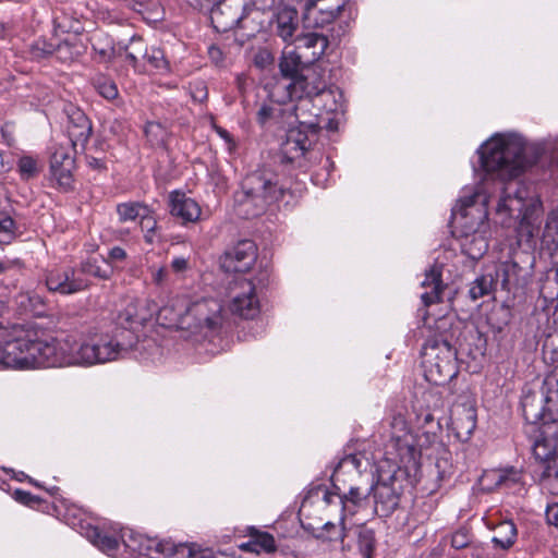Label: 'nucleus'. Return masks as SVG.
<instances>
[{
    "label": "nucleus",
    "instance_id": "f257e3e1",
    "mask_svg": "<svg viewBox=\"0 0 558 558\" xmlns=\"http://www.w3.org/2000/svg\"><path fill=\"white\" fill-rule=\"evenodd\" d=\"M483 178L480 187L490 196V185L501 186L495 209L498 222L509 227L513 219H520L519 232L527 240L534 238V223L543 210L538 196L525 185L513 182L523 171L539 158V148L527 144L514 133L495 134L478 149Z\"/></svg>",
    "mask_w": 558,
    "mask_h": 558
},
{
    "label": "nucleus",
    "instance_id": "f03ea898",
    "mask_svg": "<svg viewBox=\"0 0 558 558\" xmlns=\"http://www.w3.org/2000/svg\"><path fill=\"white\" fill-rule=\"evenodd\" d=\"M371 468L369 460L361 453L348 454L343 457L338 463L332 474V484L335 490H325L323 500L327 506H340V529L331 522H326L323 530L332 534L326 535L328 541L341 539L344 543V520L347 517L354 515L362 509L369 505L371 485H361L355 482V477L361 478L364 473H367Z\"/></svg>",
    "mask_w": 558,
    "mask_h": 558
},
{
    "label": "nucleus",
    "instance_id": "7ed1b4c3",
    "mask_svg": "<svg viewBox=\"0 0 558 558\" xmlns=\"http://www.w3.org/2000/svg\"><path fill=\"white\" fill-rule=\"evenodd\" d=\"M59 339L34 327L0 330V368L60 367Z\"/></svg>",
    "mask_w": 558,
    "mask_h": 558
},
{
    "label": "nucleus",
    "instance_id": "20e7f679",
    "mask_svg": "<svg viewBox=\"0 0 558 558\" xmlns=\"http://www.w3.org/2000/svg\"><path fill=\"white\" fill-rule=\"evenodd\" d=\"M135 343V335L126 328H116L111 333L65 336L59 339L60 367L93 366L116 361L124 357Z\"/></svg>",
    "mask_w": 558,
    "mask_h": 558
},
{
    "label": "nucleus",
    "instance_id": "39448f33",
    "mask_svg": "<svg viewBox=\"0 0 558 558\" xmlns=\"http://www.w3.org/2000/svg\"><path fill=\"white\" fill-rule=\"evenodd\" d=\"M490 196L484 187L475 191L463 190L452 215L460 228L462 252L471 259H480L488 250L490 227L487 220V206Z\"/></svg>",
    "mask_w": 558,
    "mask_h": 558
},
{
    "label": "nucleus",
    "instance_id": "423d86ee",
    "mask_svg": "<svg viewBox=\"0 0 558 558\" xmlns=\"http://www.w3.org/2000/svg\"><path fill=\"white\" fill-rule=\"evenodd\" d=\"M222 304L215 299H201L190 302L180 298L160 308L158 319L170 328L203 333L216 332L223 323Z\"/></svg>",
    "mask_w": 558,
    "mask_h": 558
},
{
    "label": "nucleus",
    "instance_id": "0eeeda50",
    "mask_svg": "<svg viewBox=\"0 0 558 558\" xmlns=\"http://www.w3.org/2000/svg\"><path fill=\"white\" fill-rule=\"evenodd\" d=\"M383 459L378 464L395 472L410 473L416 471L422 456V446L417 437L409 429L402 415L393 416L390 434L384 446Z\"/></svg>",
    "mask_w": 558,
    "mask_h": 558
},
{
    "label": "nucleus",
    "instance_id": "6e6552de",
    "mask_svg": "<svg viewBox=\"0 0 558 558\" xmlns=\"http://www.w3.org/2000/svg\"><path fill=\"white\" fill-rule=\"evenodd\" d=\"M280 194L276 175L271 171L257 170L250 173L242 182V192L235 197L239 215L244 218L258 216L267 205L278 201Z\"/></svg>",
    "mask_w": 558,
    "mask_h": 558
},
{
    "label": "nucleus",
    "instance_id": "1a4fd4ad",
    "mask_svg": "<svg viewBox=\"0 0 558 558\" xmlns=\"http://www.w3.org/2000/svg\"><path fill=\"white\" fill-rule=\"evenodd\" d=\"M291 98L301 101L312 100L315 106H320L327 112L336 111L338 105L333 89L328 87L326 70L319 65H310L288 85Z\"/></svg>",
    "mask_w": 558,
    "mask_h": 558
},
{
    "label": "nucleus",
    "instance_id": "9d476101",
    "mask_svg": "<svg viewBox=\"0 0 558 558\" xmlns=\"http://www.w3.org/2000/svg\"><path fill=\"white\" fill-rule=\"evenodd\" d=\"M422 366L427 381L444 385L458 374L457 351L447 340L429 339L422 351Z\"/></svg>",
    "mask_w": 558,
    "mask_h": 558
},
{
    "label": "nucleus",
    "instance_id": "9b49d317",
    "mask_svg": "<svg viewBox=\"0 0 558 558\" xmlns=\"http://www.w3.org/2000/svg\"><path fill=\"white\" fill-rule=\"evenodd\" d=\"M378 481L371 485L374 511L379 517H388L398 507L401 486L397 485L398 472L377 464Z\"/></svg>",
    "mask_w": 558,
    "mask_h": 558
},
{
    "label": "nucleus",
    "instance_id": "f8f14e48",
    "mask_svg": "<svg viewBox=\"0 0 558 558\" xmlns=\"http://www.w3.org/2000/svg\"><path fill=\"white\" fill-rule=\"evenodd\" d=\"M316 138L317 130L314 122H302L299 126L291 128L282 144L283 157L290 162H298L300 167L305 166L302 159L314 154L311 148Z\"/></svg>",
    "mask_w": 558,
    "mask_h": 558
},
{
    "label": "nucleus",
    "instance_id": "ddd939ff",
    "mask_svg": "<svg viewBox=\"0 0 558 558\" xmlns=\"http://www.w3.org/2000/svg\"><path fill=\"white\" fill-rule=\"evenodd\" d=\"M257 289L252 279L236 278L230 288V311L245 319L256 317L260 310Z\"/></svg>",
    "mask_w": 558,
    "mask_h": 558
},
{
    "label": "nucleus",
    "instance_id": "4468645a",
    "mask_svg": "<svg viewBox=\"0 0 558 558\" xmlns=\"http://www.w3.org/2000/svg\"><path fill=\"white\" fill-rule=\"evenodd\" d=\"M247 8V0H221L211 9V24L217 32L231 31L246 16Z\"/></svg>",
    "mask_w": 558,
    "mask_h": 558
},
{
    "label": "nucleus",
    "instance_id": "2eb2a0df",
    "mask_svg": "<svg viewBox=\"0 0 558 558\" xmlns=\"http://www.w3.org/2000/svg\"><path fill=\"white\" fill-rule=\"evenodd\" d=\"M345 2L347 0H303V19L310 26L324 27L338 17Z\"/></svg>",
    "mask_w": 558,
    "mask_h": 558
},
{
    "label": "nucleus",
    "instance_id": "dca6fc26",
    "mask_svg": "<svg viewBox=\"0 0 558 558\" xmlns=\"http://www.w3.org/2000/svg\"><path fill=\"white\" fill-rule=\"evenodd\" d=\"M256 256L257 247L253 241H240L225 253L221 258V267L227 272H245L254 265Z\"/></svg>",
    "mask_w": 558,
    "mask_h": 558
},
{
    "label": "nucleus",
    "instance_id": "f3484780",
    "mask_svg": "<svg viewBox=\"0 0 558 558\" xmlns=\"http://www.w3.org/2000/svg\"><path fill=\"white\" fill-rule=\"evenodd\" d=\"M87 281L77 276L72 268H54L46 275V287L51 292L62 295L73 294L86 289Z\"/></svg>",
    "mask_w": 558,
    "mask_h": 558
},
{
    "label": "nucleus",
    "instance_id": "a211bd4d",
    "mask_svg": "<svg viewBox=\"0 0 558 558\" xmlns=\"http://www.w3.org/2000/svg\"><path fill=\"white\" fill-rule=\"evenodd\" d=\"M74 169V159L69 151L59 147L51 155L50 173L51 178L57 182L59 187L68 191L72 187Z\"/></svg>",
    "mask_w": 558,
    "mask_h": 558
},
{
    "label": "nucleus",
    "instance_id": "6ab92c4d",
    "mask_svg": "<svg viewBox=\"0 0 558 558\" xmlns=\"http://www.w3.org/2000/svg\"><path fill=\"white\" fill-rule=\"evenodd\" d=\"M169 211L172 217L180 219L182 223L196 222L202 215L198 203L180 191L170 193Z\"/></svg>",
    "mask_w": 558,
    "mask_h": 558
},
{
    "label": "nucleus",
    "instance_id": "aec40b11",
    "mask_svg": "<svg viewBox=\"0 0 558 558\" xmlns=\"http://www.w3.org/2000/svg\"><path fill=\"white\" fill-rule=\"evenodd\" d=\"M65 111L69 137L73 146H83L92 134V123L84 111L77 107L69 106Z\"/></svg>",
    "mask_w": 558,
    "mask_h": 558
},
{
    "label": "nucleus",
    "instance_id": "412c9836",
    "mask_svg": "<svg viewBox=\"0 0 558 558\" xmlns=\"http://www.w3.org/2000/svg\"><path fill=\"white\" fill-rule=\"evenodd\" d=\"M352 558H372L375 549V533L366 525L352 530V539L344 545Z\"/></svg>",
    "mask_w": 558,
    "mask_h": 558
},
{
    "label": "nucleus",
    "instance_id": "4be33fe9",
    "mask_svg": "<svg viewBox=\"0 0 558 558\" xmlns=\"http://www.w3.org/2000/svg\"><path fill=\"white\" fill-rule=\"evenodd\" d=\"M521 480V474L513 468L495 469L485 471L482 476V485L487 490L497 488H510Z\"/></svg>",
    "mask_w": 558,
    "mask_h": 558
},
{
    "label": "nucleus",
    "instance_id": "5701e85b",
    "mask_svg": "<svg viewBox=\"0 0 558 558\" xmlns=\"http://www.w3.org/2000/svg\"><path fill=\"white\" fill-rule=\"evenodd\" d=\"M539 242L541 250L550 256L558 252V208H554L546 214Z\"/></svg>",
    "mask_w": 558,
    "mask_h": 558
},
{
    "label": "nucleus",
    "instance_id": "b1692460",
    "mask_svg": "<svg viewBox=\"0 0 558 558\" xmlns=\"http://www.w3.org/2000/svg\"><path fill=\"white\" fill-rule=\"evenodd\" d=\"M422 287L430 288L429 291L422 293L421 299L425 306L441 301V293L445 286L441 281V271L439 267H433L425 274V279L422 281Z\"/></svg>",
    "mask_w": 558,
    "mask_h": 558
},
{
    "label": "nucleus",
    "instance_id": "393cba45",
    "mask_svg": "<svg viewBox=\"0 0 558 558\" xmlns=\"http://www.w3.org/2000/svg\"><path fill=\"white\" fill-rule=\"evenodd\" d=\"M544 393H529L522 399V411L524 418L531 424L543 423L544 418Z\"/></svg>",
    "mask_w": 558,
    "mask_h": 558
},
{
    "label": "nucleus",
    "instance_id": "a878e982",
    "mask_svg": "<svg viewBox=\"0 0 558 558\" xmlns=\"http://www.w3.org/2000/svg\"><path fill=\"white\" fill-rule=\"evenodd\" d=\"M298 11L290 7H284L277 14V27L279 36L284 40H290L298 28Z\"/></svg>",
    "mask_w": 558,
    "mask_h": 558
},
{
    "label": "nucleus",
    "instance_id": "bb28decb",
    "mask_svg": "<svg viewBox=\"0 0 558 558\" xmlns=\"http://www.w3.org/2000/svg\"><path fill=\"white\" fill-rule=\"evenodd\" d=\"M517 527L511 521H502L495 529L493 543L501 549H509L517 539Z\"/></svg>",
    "mask_w": 558,
    "mask_h": 558
},
{
    "label": "nucleus",
    "instance_id": "cd10ccee",
    "mask_svg": "<svg viewBox=\"0 0 558 558\" xmlns=\"http://www.w3.org/2000/svg\"><path fill=\"white\" fill-rule=\"evenodd\" d=\"M453 428L457 433V436L462 439L466 440L470 438L471 434L476 427V416L474 410L469 408H464L462 413H460L454 420H453Z\"/></svg>",
    "mask_w": 558,
    "mask_h": 558
},
{
    "label": "nucleus",
    "instance_id": "c85d7f7f",
    "mask_svg": "<svg viewBox=\"0 0 558 558\" xmlns=\"http://www.w3.org/2000/svg\"><path fill=\"white\" fill-rule=\"evenodd\" d=\"M513 267L514 265L502 264L496 271V281H494L490 275H485L477 278L474 282L478 284L486 294H488L494 289V284H498L499 281L502 289H508L510 282L509 270Z\"/></svg>",
    "mask_w": 558,
    "mask_h": 558
},
{
    "label": "nucleus",
    "instance_id": "c756f323",
    "mask_svg": "<svg viewBox=\"0 0 558 558\" xmlns=\"http://www.w3.org/2000/svg\"><path fill=\"white\" fill-rule=\"evenodd\" d=\"M279 66L282 75L291 78V82L295 76H299L304 69L307 68L303 65L301 56L295 51L284 52L282 54Z\"/></svg>",
    "mask_w": 558,
    "mask_h": 558
},
{
    "label": "nucleus",
    "instance_id": "7c9ffc66",
    "mask_svg": "<svg viewBox=\"0 0 558 558\" xmlns=\"http://www.w3.org/2000/svg\"><path fill=\"white\" fill-rule=\"evenodd\" d=\"M88 538H90L93 544L100 550L111 556H113L120 547V542L116 537L102 534L97 529H93L88 533Z\"/></svg>",
    "mask_w": 558,
    "mask_h": 558
},
{
    "label": "nucleus",
    "instance_id": "2f4dec72",
    "mask_svg": "<svg viewBox=\"0 0 558 558\" xmlns=\"http://www.w3.org/2000/svg\"><path fill=\"white\" fill-rule=\"evenodd\" d=\"M243 548L256 554L272 553L276 550V542L274 536L268 533H257L252 541L243 545Z\"/></svg>",
    "mask_w": 558,
    "mask_h": 558
},
{
    "label": "nucleus",
    "instance_id": "473e14b6",
    "mask_svg": "<svg viewBox=\"0 0 558 558\" xmlns=\"http://www.w3.org/2000/svg\"><path fill=\"white\" fill-rule=\"evenodd\" d=\"M533 454L546 465L556 454V446L553 439L537 438L533 444Z\"/></svg>",
    "mask_w": 558,
    "mask_h": 558
},
{
    "label": "nucleus",
    "instance_id": "72a5a7b5",
    "mask_svg": "<svg viewBox=\"0 0 558 558\" xmlns=\"http://www.w3.org/2000/svg\"><path fill=\"white\" fill-rule=\"evenodd\" d=\"M40 161L37 157L23 155L17 161V171L23 180H31L39 174Z\"/></svg>",
    "mask_w": 558,
    "mask_h": 558
},
{
    "label": "nucleus",
    "instance_id": "f704fd0d",
    "mask_svg": "<svg viewBox=\"0 0 558 558\" xmlns=\"http://www.w3.org/2000/svg\"><path fill=\"white\" fill-rule=\"evenodd\" d=\"M81 272L94 276L99 279H109L113 272L111 265L102 260L101 265L96 259H89L81 265Z\"/></svg>",
    "mask_w": 558,
    "mask_h": 558
},
{
    "label": "nucleus",
    "instance_id": "c9c22d12",
    "mask_svg": "<svg viewBox=\"0 0 558 558\" xmlns=\"http://www.w3.org/2000/svg\"><path fill=\"white\" fill-rule=\"evenodd\" d=\"M544 418L543 424H553L555 433L558 432V392L551 396L544 393Z\"/></svg>",
    "mask_w": 558,
    "mask_h": 558
},
{
    "label": "nucleus",
    "instance_id": "e433bc0d",
    "mask_svg": "<svg viewBox=\"0 0 558 558\" xmlns=\"http://www.w3.org/2000/svg\"><path fill=\"white\" fill-rule=\"evenodd\" d=\"M146 205L141 203H122L117 206V213L120 221H134L136 218H141L142 215H146Z\"/></svg>",
    "mask_w": 558,
    "mask_h": 558
},
{
    "label": "nucleus",
    "instance_id": "4c0bfd02",
    "mask_svg": "<svg viewBox=\"0 0 558 558\" xmlns=\"http://www.w3.org/2000/svg\"><path fill=\"white\" fill-rule=\"evenodd\" d=\"M543 483L554 495H558V457H554L543 470Z\"/></svg>",
    "mask_w": 558,
    "mask_h": 558
},
{
    "label": "nucleus",
    "instance_id": "58836bf2",
    "mask_svg": "<svg viewBox=\"0 0 558 558\" xmlns=\"http://www.w3.org/2000/svg\"><path fill=\"white\" fill-rule=\"evenodd\" d=\"M143 58L156 70L168 71L169 69L165 52L158 47H151L149 50L145 49Z\"/></svg>",
    "mask_w": 558,
    "mask_h": 558
},
{
    "label": "nucleus",
    "instance_id": "ea45409f",
    "mask_svg": "<svg viewBox=\"0 0 558 558\" xmlns=\"http://www.w3.org/2000/svg\"><path fill=\"white\" fill-rule=\"evenodd\" d=\"M145 134L151 145H162L167 138V131L159 122L146 123Z\"/></svg>",
    "mask_w": 558,
    "mask_h": 558
},
{
    "label": "nucleus",
    "instance_id": "a19ab883",
    "mask_svg": "<svg viewBox=\"0 0 558 558\" xmlns=\"http://www.w3.org/2000/svg\"><path fill=\"white\" fill-rule=\"evenodd\" d=\"M15 234V223L10 216L0 215V243L10 242Z\"/></svg>",
    "mask_w": 558,
    "mask_h": 558
},
{
    "label": "nucleus",
    "instance_id": "79ce46f5",
    "mask_svg": "<svg viewBox=\"0 0 558 558\" xmlns=\"http://www.w3.org/2000/svg\"><path fill=\"white\" fill-rule=\"evenodd\" d=\"M96 88L98 93L108 100L117 98L119 94L118 87L114 84V82L107 78L98 80L96 83Z\"/></svg>",
    "mask_w": 558,
    "mask_h": 558
},
{
    "label": "nucleus",
    "instance_id": "37998d69",
    "mask_svg": "<svg viewBox=\"0 0 558 558\" xmlns=\"http://www.w3.org/2000/svg\"><path fill=\"white\" fill-rule=\"evenodd\" d=\"M93 49L99 62H109L114 56V48L110 43L100 46V43L96 41L93 45Z\"/></svg>",
    "mask_w": 558,
    "mask_h": 558
},
{
    "label": "nucleus",
    "instance_id": "c03bdc74",
    "mask_svg": "<svg viewBox=\"0 0 558 558\" xmlns=\"http://www.w3.org/2000/svg\"><path fill=\"white\" fill-rule=\"evenodd\" d=\"M471 542L469 532L464 529L458 530L451 536V546L456 549L465 548Z\"/></svg>",
    "mask_w": 558,
    "mask_h": 558
},
{
    "label": "nucleus",
    "instance_id": "a18cd8bd",
    "mask_svg": "<svg viewBox=\"0 0 558 558\" xmlns=\"http://www.w3.org/2000/svg\"><path fill=\"white\" fill-rule=\"evenodd\" d=\"M144 49H143V43L141 39L132 40L131 50H128L126 52V59L128 61L133 65L136 66V63L138 61L140 57H143Z\"/></svg>",
    "mask_w": 558,
    "mask_h": 558
},
{
    "label": "nucleus",
    "instance_id": "49530a36",
    "mask_svg": "<svg viewBox=\"0 0 558 558\" xmlns=\"http://www.w3.org/2000/svg\"><path fill=\"white\" fill-rule=\"evenodd\" d=\"M140 225H141L142 231H144V232L149 233V232L156 231L157 221L154 218V216L151 215V211L148 207L146 208V215L141 216Z\"/></svg>",
    "mask_w": 558,
    "mask_h": 558
},
{
    "label": "nucleus",
    "instance_id": "de8ad7c7",
    "mask_svg": "<svg viewBox=\"0 0 558 558\" xmlns=\"http://www.w3.org/2000/svg\"><path fill=\"white\" fill-rule=\"evenodd\" d=\"M181 550L182 553H187L189 558H216V556L209 550H198L195 551L192 546L180 545L175 551Z\"/></svg>",
    "mask_w": 558,
    "mask_h": 558
},
{
    "label": "nucleus",
    "instance_id": "09e8293b",
    "mask_svg": "<svg viewBox=\"0 0 558 558\" xmlns=\"http://www.w3.org/2000/svg\"><path fill=\"white\" fill-rule=\"evenodd\" d=\"M151 280L156 286H162L168 278V271L166 267H151L150 268Z\"/></svg>",
    "mask_w": 558,
    "mask_h": 558
},
{
    "label": "nucleus",
    "instance_id": "8fccbe9b",
    "mask_svg": "<svg viewBox=\"0 0 558 558\" xmlns=\"http://www.w3.org/2000/svg\"><path fill=\"white\" fill-rule=\"evenodd\" d=\"M170 267L173 272L183 274L190 269V260H189V258H185L182 256L174 257L171 262Z\"/></svg>",
    "mask_w": 558,
    "mask_h": 558
},
{
    "label": "nucleus",
    "instance_id": "3c124183",
    "mask_svg": "<svg viewBox=\"0 0 558 558\" xmlns=\"http://www.w3.org/2000/svg\"><path fill=\"white\" fill-rule=\"evenodd\" d=\"M272 56L267 50L259 51L255 58L254 63L259 68H266L267 65L272 63Z\"/></svg>",
    "mask_w": 558,
    "mask_h": 558
},
{
    "label": "nucleus",
    "instance_id": "603ef678",
    "mask_svg": "<svg viewBox=\"0 0 558 558\" xmlns=\"http://www.w3.org/2000/svg\"><path fill=\"white\" fill-rule=\"evenodd\" d=\"M546 520L548 524L558 527V504H553L546 508Z\"/></svg>",
    "mask_w": 558,
    "mask_h": 558
},
{
    "label": "nucleus",
    "instance_id": "864d4df0",
    "mask_svg": "<svg viewBox=\"0 0 558 558\" xmlns=\"http://www.w3.org/2000/svg\"><path fill=\"white\" fill-rule=\"evenodd\" d=\"M304 45L306 47L316 46L317 44H320V46L324 48L326 45V38L316 34H310L303 39Z\"/></svg>",
    "mask_w": 558,
    "mask_h": 558
},
{
    "label": "nucleus",
    "instance_id": "5fc2aeb1",
    "mask_svg": "<svg viewBox=\"0 0 558 558\" xmlns=\"http://www.w3.org/2000/svg\"><path fill=\"white\" fill-rule=\"evenodd\" d=\"M126 257V253L122 247L114 246L109 252V258L113 260H123Z\"/></svg>",
    "mask_w": 558,
    "mask_h": 558
},
{
    "label": "nucleus",
    "instance_id": "6e6d98bb",
    "mask_svg": "<svg viewBox=\"0 0 558 558\" xmlns=\"http://www.w3.org/2000/svg\"><path fill=\"white\" fill-rule=\"evenodd\" d=\"M471 298L473 300H477L484 295H486V293L482 290L481 287H478V284H476L475 282L473 283V286L471 287L470 291H469Z\"/></svg>",
    "mask_w": 558,
    "mask_h": 558
},
{
    "label": "nucleus",
    "instance_id": "4d7b16f0",
    "mask_svg": "<svg viewBox=\"0 0 558 558\" xmlns=\"http://www.w3.org/2000/svg\"><path fill=\"white\" fill-rule=\"evenodd\" d=\"M271 114V109L269 107L263 106L257 113L258 121L263 124Z\"/></svg>",
    "mask_w": 558,
    "mask_h": 558
},
{
    "label": "nucleus",
    "instance_id": "13d9d810",
    "mask_svg": "<svg viewBox=\"0 0 558 558\" xmlns=\"http://www.w3.org/2000/svg\"><path fill=\"white\" fill-rule=\"evenodd\" d=\"M87 163L90 168L93 169H97V170H100L104 168V162L101 159H98V158H94V157H88L87 158Z\"/></svg>",
    "mask_w": 558,
    "mask_h": 558
},
{
    "label": "nucleus",
    "instance_id": "bf43d9fd",
    "mask_svg": "<svg viewBox=\"0 0 558 558\" xmlns=\"http://www.w3.org/2000/svg\"><path fill=\"white\" fill-rule=\"evenodd\" d=\"M157 550L161 554H171L173 551V546L170 545L169 543H158Z\"/></svg>",
    "mask_w": 558,
    "mask_h": 558
},
{
    "label": "nucleus",
    "instance_id": "052dcab7",
    "mask_svg": "<svg viewBox=\"0 0 558 558\" xmlns=\"http://www.w3.org/2000/svg\"><path fill=\"white\" fill-rule=\"evenodd\" d=\"M15 495H16V499L22 502H27L31 499V494H28L26 492L16 490Z\"/></svg>",
    "mask_w": 558,
    "mask_h": 558
},
{
    "label": "nucleus",
    "instance_id": "680f3d73",
    "mask_svg": "<svg viewBox=\"0 0 558 558\" xmlns=\"http://www.w3.org/2000/svg\"><path fill=\"white\" fill-rule=\"evenodd\" d=\"M217 133L220 135V137H222L225 141L227 142H231V136L229 134L228 131L223 130V129H217Z\"/></svg>",
    "mask_w": 558,
    "mask_h": 558
},
{
    "label": "nucleus",
    "instance_id": "e2e57ef3",
    "mask_svg": "<svg viewBox=\"0 0 558 558\" xmlns=\"http://www.w3.org/2000/svg\"><path fill=\"white\" fill-rule=\"evenodd\" d=\"M144 238H145V241H146L147 243L151 244V243H154V241H155L156 233H155V231H154V232H149V233H148V232H145Z\"/></svg>",
    "mask_w": 558,
    "mask_h": 558
},
{
    "label": "nucleus",
    "instance_id": "0e129e2a",
    "mask_svg": "<svg viewBox=\"0 0 558 558\" xmlns=\"http://www.w3.org/2000/svg\"><path fill=\"white\" fill-rule=\"evenodd\" d=\"M123 545H124L125 547L131 548V550H132V551H138V553H142L140 548H135V547L131 546L130 544L125 543V541H123Z\"/></svg>",
    "mask_w": 558,
    "mask_h": 558
},
{
    "label": "nucleus",
    "instance_id": "69168bd1",
    "mask_svg": "<svg viewBox=\"0 0 558 558\" xmlns=\"http://www.w3.org/2000/svg\"><path fill=\"white\" fill-rule=\"evenodd\" d=\"M7 267L4 266V264L2 262H0V275L3 274L5 271Z\"/></svg>",
    "mask_w": 558,
    "mask_h": 558
},
{
    "label": "nucleus",
    "instance_id": "338daca9",
    "mask_svg": "<svg viewBox=\"0 0 558 558\" xmlns=\"http://www.w3.org/2000/svg\"><path fill=\"white\" fill-rule=\"evenodd\" d=\"M327 128H328L329 130H335V129H336V126L333 125L332 121H329V122H328Z\"/></svg>",
    "mask_w": 558,
    "mask_h": 558
},
{
    "label": "nucleus",
    "instance_id": "774afa93",
    "mask_svg": "<svg viewBox=\"0 0 558 558\" xmlns=\"http://www.w3.org/2000/svg\"><path fill=\"white\" fill-rule=\"evenodd\" d=\"M45 52H46V53H50V52H51V50H50V49H46V50H45Z\"/></svg>",
    "mask_w": 558,
    "mask_h": 558
}]
</instances>
